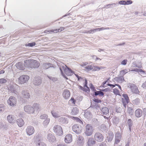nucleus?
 <instances>
[{
    "instance_id": "61",
    "label": "nucleus",
    "mask_w": 146,
    "mask_h": 146,
    "mask_svg": "<svg viewBox=\"0 0 146 146\" xmlns=\"http://www.w3.org/2000/svg\"><path fill=\"white\" fill-rule=\"evenodd\" d=\"M4 128V124H3V123L2 121L0 122V129L2 128Z\"/></svg>"
},
{
    "instance_id": "55",
    "label": "nucleus",
    "mask_w": 146,
    "mask_h": 146,
    "mask_svg": "<svg viewBox=\"0 0 146 146\" xmlns=\"http://www.w3.org/2000/svg\"><path fill=\"white\" fill-rule=\"evenodd\" d=\"M79 87L80 89H81L82 90H83L85 92H89V91L87 89L84 88H83L82 87L80 86H79Z\"/></svg>"
},
{
    "instance_id": "14",
    "label": "nucleus",
    "mask_w": 146,
    "mask_h": 146,
    "mask_svg": "<svg viewBox=\"0 0 146 146\" xmlns=\"http://www.w3.org/2000/svg\"><path fill=\"white\" fill-rule=\"evenodd\" d=\"M72 141V137L71 134H69L65 136L64 141L66 143H69Z\"/></svg>"
},
{
    "instance_id": "10",
    "label": "nucleus",
    "mask_w": 146,
    "mask_h": 146,
    "mask_svg": "<svg viewBox=\"0 0 146 146\" xmlns=\"http://www.w3.org/2000/svg\"><path fill=\"white\" fill-rule=\"evenodd\" d=\"M84 143V138L82 136L79 135L77 137V143L79 146H82Z\"/></svg>"
},
{
    "instance_id": "29",
    "label": "nucleus",
    "mask_w": 146,
    "mask_h": 146,
    "mask_svg": "<svg viewBox=\"0 0 146 146\" xmlns=\"http://www.w3.org/2000/svg\"><path fill=\"white\" fill-rule=\"evenodd\" d=\"M36 146H46V145L40 140L35 141Z\"/></svg>"
},
{
    "instance_id": "3",
    "label": "nucleus",
    "mask_w": 146,
    "mask_h": 146,
    "mask_svg": "<svg viewBox=\"0 0 146 146\" xmlns=\"http://www.w3.org/2000/svg\"><path fill=\"white\" fill-rule=\"evenodd\" d=\"M29 79V76L27 75H23L20 76L19 78L18 82L19 84H23L26 83Z\"/></svg>"
},
{
    "instance_id": "31",
    "label": "nucleus",
    "mask_w": 146,
    "mask_h": 146,
    "mask_svg": "<svg viewBox=\"0 0 146 146\" xmlns=\"http://www.w3.org/2000/svg\"><path fill=\"white\" fill-rule=\"evenodd\" d=\"M124 80V78L123 76L116 77L113 79L114 81H116L118 82H121L123 81Z\"/></svg>"
},
{
    "instance_id": "34",
    "label": "nucleus",
    "mask_w": 146,
    "mask_h": 146,
    "mask_svg": "<svg viewBox=\"0 0 146 146\" xmlns=\"http://www.w3.org/2000/svg\"><path fill=\"white\" fill-rule=\"evenodd\" d=\"M17 125L20 127L22 126L24 124V121L22 119H17Z\"/></svg>"
},
{
    "instance_id": "64",
    "label": "nucleus",
    "mask_w": 146,
    "mask_h": 146,
    "mask_svg": "<svg viewBox=\"0 0 146 146\" xmlns=\"http://www.w3.org/2000/svg\"><path fill=\"white\" fill-rule=\"evenodd\" d=\"M69 117L70 118H71V119H75L76 121L77 120V119L78 118V117H74V116H70Z\"/></svg>"
},
{
    "instance_id": "32",
    "label": "nucleus",
    "mask_w": 146,
    "mask_h": 146,
    "mask_svg": "<svg viewBox=\"0 0 146 146\" xmlns=\"http://www.w3.org/2000/svg\"><path fill=\"white\" fill-rule=\"evenodd\" d=\"M95 143V141L92 138H89L87 143V144L89 146H92L93 144H94Z\"/></svg>"
},
{
    "instance_id": "12",
    "label": "nucleus",
    "mask_w": 146,
    "mask_h": 146,
    "mask_svg": "<svg viewBox=\"0 0 146 146\" xmlns=\"http://www.w3.org/2000/svg\"><path fill=\"white\" fill-rule=\"evenodd\" d=\"M26 131L27 135H32L34 132V128L32 126H29L26 129Z\"/></svg>"
},
{
    "instance_id": "43",
    "label": "nucleus",
    "mask_w": 146,
    "mask_h": 146,
    "mask_svg": "<svg viewBox=\"0 0 146 146\" xmlns=\"http://www.w3.org/2000/svg\"><path fill=\"white\" fill-rule=\"evenodd\" d=\"M127 112L130 115H132L133 111L132 108L131 107H128L127 108Z\"/></svg>"
},
{
    "instance_id": "42",
    "label": "nucleus",
    "mask_w": 146,
    "mask_h": 146,
    "mask_svg": "<svg viewBox=\"0 0 146 146\" xmlns=\"http://www.w3.org/2000/svg\"><path fill=\"white\" fill-rule=\"evenodd\" d=\"M85 68L88 71L93 70L94 66L92 65H88L85 67Z\"/></svg>"
},
{
    "instance_id": "36",
    "label": "nucleus",
    "mask_w": 146,
    "mask_h": 146,
    "mask_svg": "<svg viewBox=\"0 0 146 146\" xmlns=\"http://www.w3.org/2000/svg\"><path fill=\"white\" fill-rule=\"evenodd\" d=\"M33 107L34 108L35 110L37 111H39L40 110V107L38 104L36 103L34 104Z\"/></svg>"
},
{
    "instance_id": "17",
    "label": "nucleus",
    "mask_w": 146,
    "mask_h": 146,
    "mask_svg": "<svg viewBox=\"0 0 146 146\" xmlns=\"http://www.w3.org/2000/svg\"><path fill=\"white\" fill-rule=\"evenodd\" d=\"M70 93L68 89L64 90L63 93V96L65 99H68L70 97Z\"/></svg>"
},
{
    "instance_id": "44",
    "label": "nucleus",
    "mask_w": 146,
    "mask_h": 146,
    "mask_svg": "<svg viewBox=\"0 0 146 146\" xmlns=\"http://www.w3.org/2000/svg\"><path fill=\"white\" fill-rule=\"evenodd\" d=\"M48 115L46 114H43L41 115L40 116V118L41 119H48Z\"/></svg>"
},
{
    "instance_id": "41",
    "label": "nucleus",
    "mask_w": 146,
    "mask_h": 146,
    "mask_svg": "<svg viewBox=\"0 0 146 146\" xmlns=\"http://www.w3.org/2000/svg\"><path fill=\"white\" fill-rule=\"evenodd\" d=\"M123 97H124L125 99V100H124V101H125L127 103H128L129 98L128 95L126 94H123Z\"/></svg>"
},
{
    "instance_id": "16",
    "label": "nucleus",
    "mask_w": 146,
    "mask_h": 146,
    "mask_svg": "<svg viewBox=\"0 0 146 146\" xmlns=\"http://www.w3.org/2000/svg\"><path fill=\"white\" fill-rule=\"evenodd\" d=\"M58 121L62 124H66L68 123V119L64 117H62L58 119Z\"/></svg>"
},
{
    "instance_id": "45",
    "label": "nucleus",
    "mask_w": 146,
    "mask_h": 146,
    "mask_svg": "<svg viewBox=\"0 0 146 146\" xmlns=\"http://www.w3.org/2000/svg\"><path fill=\"white\" fill-rule=\"evenodd\" d=\"M96 29H91L89 31H87L86 33H94L96 32Z\"/></svg>"
},
{
    "instance_id": "51",
    "label": "nucleus",
    "mask_w": 146,
    "mask_h": 146,
    "mask_svg": "<svg viewBox=\"0 0 146 146\" xmlns=\"http://www.w3.org/2000/svg\"><path fill=\"white\" fill-rule=\"evenodd\" d=\"M87 80L86 79H85V84L84 85V87H86L87 88V89L88 90L90 91V89H89V88L87 86Z\"/></svg>"
},
{
    "instance_id": "19",
    "label": "nucleus",
    "mask_w": 146,
    "mask_h": 146,
    "mask_svg": "<svg viewBox=\"0 0 146 146\" xmlns=\"http://www.w3.org/2000/svg\"><path fill=\"white\" fill-rule=\"evenodd\" d=\"M31 62V68H37L40 66V64L38 62L35 60H32Z\"/></svg>"
},
{
    "instance_id": "33",
    "label": "nucleus",
    "mask_w": 146,
    "mask_h": 146,
    "mask_svg": "<svg viewBox=\"0 0 146 146\" xmlns=\"http://www.w3.org/2000/svg\"><path fill=\"white\" fill-rule=\"evenodd\" d=\"M113 136V135L112 133H111L110 134H109V135H108L106 137V141L108 142L111 141L112 140Z\"/></svg>"
},
{
    "instance_id": "28",
    "label": "nucleus",
    "mask_w": 146,
    "mask_h": 146,
    "mask_svg": "<svg viewBox=\"0 0 146 146\" xmlns=\"http://www.w3.org/2000/svg\"><path fill=\"white\" fill-rule=\"evenodd\" d=\"M135 114L136 116L137 117H139L142 115V111L140 109H138L135 111Z\"/></svg>"
},
{
    "instance_id": "62",
    "label": "nucleus",
    "mask_w": 146,
    "mask_h": 146,
    "mask_svg": "<svg viewBox=\"0 0 146 146\" xmlns=\"http://www.w3.org/2000/svg\"><path fill=\"white\" fill-rule=\"evenodd\" d=\"M90 88L91 89L93 90V91H94L95 90V88L93 85L92 84H90Z\"/></svg>"
},
{
    "instance_id": "49",
    "label": "nucleus",
    "mask_w": 146,
    "mask_h": 146,
    "mask_svg": "<svg viewBox=\"0 0 146 146\" xmlns=\"http://www.w3.org/2000/svg\"><path fill=\"white\" fill-rule=\"evenodd\" d=\"M118 3L120 5H125L126 1L124 0L120 1L118 2Z\"/></svg>"
},
{
    "instance_id": "25",
    "label": "nucleus",
    "mask_w": 146,
    "mask_h": 146,
    "mask_svg": "<svg viewBox=\"0 0 146 146\" xmlns=\"http://www.w3.org/2000/svg\"><path fill=\"white\" fill-rule=\"evenodd\" d=\"M79 111L78 108L76 107H73L72 110L71 114L72 115H75L78 113Z\"/></svg>"
},
{
    "instance_id": "18",
    "label": "nucleus",
    "mask_w": 146,
    "mask_h": 146,
    "mask_svg": "<svg viewBox=\"0 0 146 146\" xmlns=\"http://www.w3.org/2000/svg\"><path fill=\"white\" fill-rule=\"evenodd\" d=\"M33 82L35 85L38 86L41 84V80L40 77H36L35 78Z\"/></svg>"
},
{
    "instance_id": "2",
    "label": "nucleus",
    "mask_w": 146,
    "mask_h": 146,
    "mask_svg": "<svg viewBox=\"0 0 146 146\" xmlns=\"http://www.w3.org/2000/svg\"><path fill=\"white\" fill-rule=\"evenodd\" d=\"M85 129L84 133L87 136L91 135L94 131V128L91 124H87L85 126Z\"/></svg>"
},
{
    "instance_id": "39",
    "label": "nucleus",
    "mask_w": 146,
    "mask_h": 146,
    "mask_svg": "<svg viewBox=\"0 0 146 146\" xmlns=\"http://www.w3.org/2000/svg\"><path fill=\"white\" fill-rule=\"evenodd\" d=\"M50 122V119L49 118L46 119H45L43 122V124L44 126L46 127L48 125Z\"/></svg>"
},
{
    "instance_id": "6",
    "label": "nucleus",
    "mask_w": 146,
    "mask_h": 146,
    "mask_svg": "<svg viewBox=\"0 0 146 146\" xmlns=\"http://www.w3.org/2000/svg\"><path fill=\"white\" fill-rule=\"evenodd\" d=\"M73 131L77 134L80 133L82 131V128L80 125L75 124L72 126Z\"/></svg>"
},
{
    "instance_id": "30",
    "label": "nucleus",
    "mask_w": 146,
    "mask_h": 146,
    "mask_svg": "<svg viewBox=\"0 0 146 146\" xmlns=\"http://www.w3.org/2000/svg\"><path fill=\"white\" fill-rule=\"evenodd\" d=\"M16 67L19 69L23 70L24 69L25 66L21 62H19L16 64Z\"/></svg>"
},
{
    "instance_id": "4",
    "label": "nucleus",
    "mask_w": 146,
    "mask_h": 146,
    "mask_svg": "<svg viewBox=\"0 0 146 146\" xmlns=\"http://www.w3.org/2000/svg\"><path fill=\"white\" fill-rule=\"evenodd\" d=\"M54 132L57 135L61 136L62 134L63 131L61 127L57 125H55L53 129Z\"/></svg>"
},
{
    "instance_id": "13",
    "label": "nucleus",
    "mask_w": 146,
    "mask_h": 146,
    "mask_svg": "<svg viewBox=\"0 0 146 146\" xmlns=\"http://www.w3.org/2000/svg\"><path fill=\"white\" fill-rule=\"evenodd\" d=\"M121 138V135L120 133H117L115 135V140L114 143L115 146L120 141Z\"/></svg>"
},
{
    "instance_id": "47",
    "label": "nucleus",
    "mask_w": 146,
    "mask_h": 146,
    "mask_svg": "<svg viewBox=\"0 0 146 146\" xmlns=\"http://www.w3.org/2000/svg\"><path fill=\"white\" fill-rule=\"evenodd\" d=\"M36 44L35 42H32L26 44V46L32 47L35 46Z\"/></svg>"
},
{
    "instance_id": "5",
    "label": "nucleus",
    "mask_w": 146,
    "mask_h": 146,
    "mask_svg": "<svg viewBox=\"0 0 146 146\" xmlns=\"http://www.w3.org/2000/svg\"><path fill=\"white\" fill-rule=\"evenodd\" d=\"M8 104L11 106L13 107L16 106L17 103L16 98L13 96H11L7 101Z\"/></svg>"
},
{
    "instance_id": "21",
    "label": "nucleus",
    "mask_w": 146,
    "mask_h": 146,
    "mask_svg": "<svg viewBox=\"0 0 146 146\" xmlns=\"http://www.w3.org/2000/svg\"><path fill=\"white\" fill-rule=\"evenodd\" d=\"M7 118L8 122L10 123H13L15 121L14 119V116L11 115H8L7 116Z\"/></svg>"
},
{
    "instance_id": "46",
    "label": "nucleus",
    "mask_w": 146,
    "mask_h": 146,
    "mask_svg": "<svg viewBox=\"0 0 146 146\" xmlns=\"http://www.w3.org/2000/svg\"><path fill=\"white\" fill-rule=\"evenodd\" d=\"M140 102V100L139 99L137 98L135 100L133 101V103H134L135 105H138Z\"/></svg>"
},
{
    "instance_id": "7",
    "label": "nucleus",
    "mask_w": 146,
    "mask_h": 146,
    "mask_svg": "<svg viewBox=\"0 0 146 146\" xmlns=\"http://www.w3.org/2000/svg\"><path fill=\"white\" fill-rule=\"evenodd\" d=\"M25 111L29 114L33 113L35 111L34 107L30 105H27L24 107Z\"/></svg>"
},
{
    "instance_id": "8",
    "label": "nucleus",
    "mask_w": 146,
    "mask_h": 146,
    "mask_svg": "<svg viewBox=\"0 0 146 146\" xmlns=\"http://www.w3.org/2000/svg\"><path fill=\"white\" fill-rule=\"evenodd\" d=\"M94 138L95 140L97 141L101 142L103 141L104 137L101 133L97 132L95 133Z\"/></svg>"
},
{
    "instance_id": "53",
    "label": "nucleus",
    "mask_w": 146,
    "mask_h": 146,
    "mask_svg": "<svg viewBox=\"0 0 146 146\" xmlns=\"http://www.w3.org/2000/svg\"><path fill=\"white\" fill-rule=\"evenodd\" d=\"M99 70H100V68H99V67L94 66L93 70L94 71H97Z\"/></svg>"
},
{
    "instance_id": "24",
    "label": "nucleus",
    "mask_w": 146,
    "mask_h": 146,
    "mask_svg": "<svg viewBox=\"0 0 146 146\" xmlns=\"http://www.w3.org/2000/svg\"><path fill=\"white\" fill-rule=\"evenodd\" d=\"M8 90L9 92L12 93H13L16 94H18L16 88L13 86H10V87L8 88Z\"/></svg>"
},
{
    "instance_id": "27",
    "label": "nucleus",
    "mask_w": 146,
    "mask_h": 146,
    "mask_svg": "<svg viewBox=\"0 0 146 146\" xmlns=\"http://www.w3.org/2000/svg\"><path fill=\"white\" fill-rule=\"evenodd\" d=\"M127 124L129 127V131H131L133 125V122L132 120L131 119H129L127 121Z\"/></svg>"
},
{
    "instance_id": "57",
    "label": "nucleus",
    "mask_w": 146,
    "mask_h": 146,
    "mask_svg": "<svg viewBox=\"0 0 146 146\" xmlns=\"http://www.w3.org/2000/svg\"><path fill=\"white\" fill-rule=\"evenodd\" d=\"M110 5H110V6L109 7V8H112L115 7L116 4L113 3L112 4H110Z\"/></svg>"
},
{
    "instance_id": "9",
    "label": "nucleus",
    "mask_w": 146,
    "mask_h": 146,
    "mask_svg": "<svg viewBox=\"0 0 146 146\" xmlns=\"http://www.w3.org/2000/svg\"><path fill=\"white\" fill-rule=\"evenodd\" d=\"M101 112L98 111L97 112L98 114L101 115L102 114L106 115L109 112L108 108L106 107H104L100 109Z\"/></svg>"
},
{
    "instance_id": "38",
    "label": "nucleus",
    "mask_w": 146,
    "mask_h": 146,
    "mask_svg": "<svg viewBox=\"0 0 146 146\" xmlns=\"http://www.w3.org/2000/svg\"><path fill=\"white\" fill-rule=\"evenodd\" d=\"M5 105L4 104H0V113L4 112L5 110Z\"/></svg>"
},
{
    "instance_id": "20",
    "label": "nucleus",
    "mask_w": 146,
    "mask_h": 146,
    "mask_svg": "<svg viewBox=\"0 0 146 146\" xmlns=\"http://www.w3.org/2000/svg\"><path fill=\"white\" fill-rule=\"evenodd\" d=\"M50 67H53L54 68V67L53 66V65L49 63H44L42 65V68L44 69H47Z\"/></svg>"
},
{
    "instance_id": "23",
    "label": "nucleus",
    "mask_w": 146,
    "mask_h": 146,
    "mask_svg": "<svg viewBox=\"0 0 146 146\" xmlns=\"http://www.w3.org/2000/svg\"><path fill=\"white\" fill-rule=\"evenodd\" d=\"M52 116L54 117H58L61 116V114L58 111L56 110H53L51 111Z\"/></svg>"
},
{
    "instance_id": "50",
    "label": "nucleus",
    "mask_w": 146,
    "mask_h": 146,
    "mask_svg": "<svg viewBox=\"0 0 146 146\" xmlns=\"http://www.w3.org/2000/svg\"><path fill=\"white\" fill-rule=\"evenodd\" d=\"M96 31H100L102 30H103L104 29H109V28H104V27H102L101 28H96Z\"/></svg>"
},
{
    "instance_id": "60",
    "label": "nucleus",
    "mask_w": 146,
    "mask_h": 146,
    "mask_svg": "<svg viewBox=\"0 0 146 146\" xmlns=\"http://www.w3.org/2000/svg\"><path fill=\"white\" fill-rule=\"evenodd\" d=\"M70 102H71L72 104L74 105L75 104L76 101L74 99V98H71L70 100Z\"/></svg>"
},
{
    "instance_id": "48",
    "label": "nucleus",
    "mask_w": 146,
    "mask_h": 146,
    "mask_svg": "<svg viewBox=\"0 0 146 146\" xmlns=\"http://www.w3.org/2000/svg\"><path fill=\"white\" fill-rule=\"evenodd\" d=\"M7 82V80L4 78L0 79V84H4Z\"/></svg>"
},
{
    "instance_id": "1",
    "label": "nucleus",
    "mask_w": 146,
    "mask_h": 146,
    "mask_svg": "<svg viewBox=\"0 0 146 146\" xmlns=\"http://www.w3.org/2000/svg\"><path fill=\"white\" fill-rule=\"evenodd\" d=\"M59 68L62 75L65 78H66L65 74L68 76H71L73 73L72 71L63 64L59 66Z\"/></svg>"
},
{
    "instance_id": "35",
    "label": "nucleus",
    "mask_w": 146,
    "mask_h": 146,
    "mask_svg": "<svg viewBox=\"0 0 146 146\" xmlns=\"http://www.w3.org/2000/svg\"><path fill=\"white\" fill-rule=\"evenodd\" d=\"M94 91H95L94 92V95L96 96L99 95L100 96H103L104 95V93L101 90L100 91H96V90Z\"/></svg>"
},
{
    "instance_id": "15",
    "label": "nucleus",
    "mask_w": 146,
    "mask_h": 146,
    "mask_svg": "<svg viewBox=\"0 0 146 146\" xmlns=\"http://www.w3.org/2000/svg\"><path fill=\"white\" fill-rule=\"evenodd\" d=\"M129 88L132 92L134 93H137L139 92L137 87L134 84H130L129 85Z\"/></svg>"
},
{
    "instance_id": "52",
    "label": "nucleus",
    "mask_w": 146,
    "mask_h": 146,
    "mask_svg": "<svg viewBox=\"0 0 146 146\" xmlns=\"http://www.w3.org/2000/svg\"><path fill=\"white\" fill-rule=\"evenodd\" d=\"M92 58L93 59H94L96 61L98 60H101V59L100 58L97 57L96 56H92Z\"/></svg>"
},
{
    "instance_id": "11",
    "label": "nucleus",
    "mask_w": 146,
    "mask_h": 146,
    "mask_svg": "<svg viewBox=\"0 0 146 146\" xmlns=\"http://www.w3.org/2000/svg\"><path fill=\"white\" fill-rule=\"evenodd\" d=\"M46 138L48 141L50 142H54L56 140L55 136L52 133L48 134Z\"/></svg>"
},
{
    "instance_id": "40",
    "label": "nucleus",
    "mask_w": 146,
    "mask_h": 146,
    "mask_svg": "<svg viewBox=\"0 0 146 146\" xmlns=\"http://www.w3.org/2000/svg\"><path fill=\"white\" fill-rule=\"evenodd\" d=\"M127 72V70L125 69L121 71L120 72V74L121 76H123Z\"/></svg>"
},
{
    "instance_id": "63",
    "label": "nucleus",
    "mask_w": 146,
    "mask_h": 146,
    "mask_svg": "<svg viewBox=\"0 0 146 146\" xmlns=\"http://www.w3.org/2000/svg\"><path fill=\"white\" fill-rule=\"evenodd\" d=\"M94 102L97 103H100L101 102V101L100 100L96 99H94Z\"/></svg>"
},
{
    "instance_id": "54",
    "label": "nucleus",
    "mask_w": 146,
    "mask_h": 146,
    "mask_svg": "<svg viewBox=\"0 0 146 146\" xmlns=\"http://www.w3.org/2000/svg\"><path fill=\"white\" fill-rule=\"evenodd\" d=\"M141 87L143 89L146 90V81L142 84Z\"/></svg>"
},
{
    "instance_id": "37",
    "label": "nucleus",
    "mask_w": 146,
    "mask_h": 146,
    "mask_svg": "<svg viewBox=\"0 0 146 146\" xmlns=\"http://www.w3.org/2000/svg\"><path fill=\"white\" fill-rule=\"evenodd\" d=\"M84 115L85 117L88 119H90L92 117V114L90 111L86 112Z\"/></svg>"
},
{
    "instance_id": "26",
    "label": "nucleus",
    "mask_w": 146,
    "mask_h": 146,
    "mask_svg": "<svg viewBox=\"0 0 146 146\" xmlns=\"http://www.w3.org/2000/svg\"><path fill=\"white\" fill-rule=\"evenodd\" d=\"M32 60H26L24 61V66L25 67L30 68L32 64Z\"/></svg>"
},
{
    "instance_id": "22",
    "label": "nucleus",
    "mask_w": 146,
    "mask_h": 146,
    "mask_svg": "<svg viewBox=\"0 0 146 146\" xmlns=\"http://www.w3.org/2000/svg\"><path fill=\"white\" fill-rule=\"evenodd\" d=\"M22 94L23 98H28L30 96L29 93L27 90H23L22 92Z\"/></svg>"
},
{
    "instance_id": "58",
    "label": "nucleus",
    "mask_w": 146,
    "mask_h": 146,
    "mask_svg": "<svg viewBox=\"0 0 146 146\" xmlns=\"http://www.w3.org/2000/svg\"><path fill=\"white\" fill-rule=\"evenodd\" d=\"M101 91L102 92H109L110 91V89L109 88H106L104 89L101 90Z\"/></svg>"
},
{
    "instance_id": "59",
    "label": "nucleus",
    "mask_w": 146,
    "mask_h": 146,
    "mask_svg": "<svg viewBox=\"0 0 146 146\" xmlns=\"http://www.w3.org/2000/svg\"><path fill=\"white\" fill-rule=\"evenodd\" d=\"M127 62V60H124L121 62V64L123 65H125L126 64Z\"/></svg>"
},
{
    "instance_id": "56",
    "label": "nucleus",
    "mask_w": 146,
    "mask_h": 146,
    "mask_svg": "<svg viewBox=\"0 0 146 146\" xmlns=\"http://www.w3.org/2000/svg\"><path fill=\"white\" fill-rule=\"evenodd\" d=\"M132 3V1L131 0H127L126 1L125 5H129L131 4Z\"/></svg>"
}]
</instances>
